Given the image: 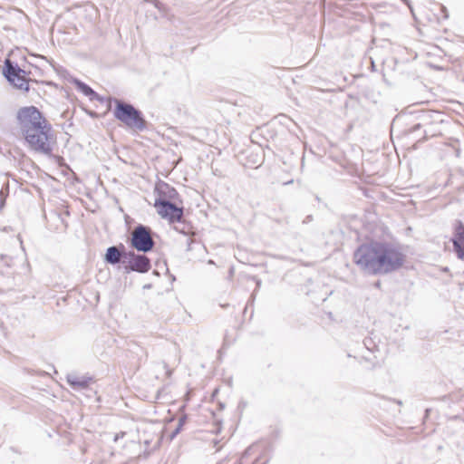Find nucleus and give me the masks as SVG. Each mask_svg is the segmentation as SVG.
I'll use <instances>...</instances> for the list:
<instances>
[{
	"mask_svg": "<svg viewBox=\"0 0 464 464\" xmlns=\"http://www.w3.org/2000/svg\"><path fill=\"white\" fill-rule=\"evenodd\" d=\"M353 261L368 275H387L402 266L405 256L394 244L374 241L360 246L353 253Z\"/></svg>",
	"mask_w": 464,
	"mask_h": 464,
	"instance_id": "obj_1",
	"label": "nucleus"
},
{
	"mask_svg": "<svg viewBox=\"0 0 464 464\" xmlns=\"http://www.w3.org/2000/svg\"><path fill=\"white\" fill-rule=\"evenodd\" d=\"M17 122L28 147L48 157L53 155L54 138L51 124L34 106L23 107L17 111Z\"/></svg>",
	"mask_w": 464,
	"mask_h": 464,
	"instance_id": "obj_2",
	"label": "nucleus"
},
{
	"mask_svg": "<svg viewBox=\"0 0 464 464\" xmlns=\"http://www.w3.org/2000/svg\"><path fill=\"white\" fill-rule=\"evenodd\" d=\"M113 116L133 131H143L147 129V121L142 112L132 104L115 99Z\"/></svg>",
	"mask_w": 464,
	"mask_h": 464,
	"instance_id": "obj_3",
	"label": "nucleus"
},
{
	"mask_svg": "<svg viewBox=\"0 0 464 464\" xmlns=\"http://www.w3.org/2000/svg\"><path fill=\"white\" fill-rule=\"evenodd\" d=\"M130 243L132 247L140 252H149L154 246L150 229L143 225L137 226L131 232Z\"/></svg>",
	"mask_w": 464,
	"mask_h": 464,
	"instance_id": "obj_4",
	"label": "nucleus"
},
{
	"mask_svg": "<svg viewBox=\"0 0 464 464\" xmlns=\"http://www.w3.org/2000/svg\"><path fill=\"white\" fill-rule=\"evenodd\" d=\"M158 214L170 223L179 222L183 217V208L177 207L169 200L159 198L154 204Z\"/></svg>",
	"mask_w": 464,
	"mask_h": 464,
	"instance_id": "obj_5",
	"label": "nucleus"
},
{
	"mask_svg": "<svg viewBox=\"0 0 464 464\" xmlns=\"http://www.w3.org/2000/svg\"><path fill=\"white\" fill-rule=\"evenodd\" d=\"M123 266L126 271L146 273L150 269V260L145 255L135 254L129 251L123 259Z\"/></svg>",
	"mask_w": 464,
	"mask_h": 464,
	"instance_id": "obj_6",
	"label": "nucleus"
},
{
	"mask_svg": "<svg viewBox=\"0 0 464 464\" xmlns=\"http://www.w3.org/2000/svg\"><path fill=\"white\" fill-rule=\"evenodd\" d=\"M451 241L458 258L464 260V224L459 220L455 221Z\"/></svg>",
	"mask_w": 464,
	"mask_h": 464,
	"instance_id": "obj_7",
	"label": "nucleus"
},
{
	"mask_svg": "<svg viewBox=\"0 0 464 464\" xmlns=\"http://www.w3.org/2000/svg\"><path fill=\"white\" fill-rule=\"evenodd\" d=\"M127 253L123 245H121L120 247L115 246H110L106 250L104 260L111 265L123 264V259Z\"/></svg>",
	"mask_w": 464,
	"mask_h": 464,
	"instance_id": "obj_8",
	"label": "nucleus"
},
{
	"mask_svg": "<svg viewBox=\"0 0 464 464\" xmlns=\"http://www.w3.org/2000/svg\"><path fill=\"white\" fill-rule=\"evenodd\" d=\"M66 381L74 391H82L89 387L93 379L85 375L79 376L75 373H68L66 375Z\"/></svg>",
	"mask_w": 464,
	"mask_h": 464,
	"instance_id": "obj_9",
	"label": "nucleus"
},
{
	"mask_svg": "<svg viewBox=\"0 0 464 464\" xmlns=\"http://www.w3.org/2000/svg\"><path fill=\"white\" fill-rule=\"evenodd\" d=\"M156 191L159 193L160 198L167 200L174 199L178 196L177 190L165 182L157 185Z\"/></svg>",
	"mask_w": 464,
	"mask_h": 464,
	"instance_id": "obj_10",
	"label": "nucleus"
},
{
	"mask_svg": "<svg viewBox=\"0 0 464 464\" xmlns=\"http://www.w3.org/2000/svg\"><path fill=\"white\" fill-rule=\"evenodd\" d=\"M21 72H24V70H22L16 63L11 62L9 59L5 60L4 75L8 81L14 77L16 74H21Z\"/></svg>",
	"mask_w": 464,
	"mask_h": 464,
	"instance_id": "obj_11",
	"label": "nucleus"
},
{
	"mask_svg": "<svg viewBox=\"0 0 464 464\" xmlns=\"http://www.w3.org/2000/svg\"><path fill=\"white\" fill-rule=\"evenodd\" d=\"M25 72H21V74H16L14 77H13L10 82L16 88L23 90V91H28L29 90V82L26 80L25 77Z\"/></svg>",
	"mask_w": 464,
	"mask_h": 464,
	"instance_id": "obj_12",
	"label": "nucleus"
},
{
	"mask_svg": "<svg viewBox=\"0 0 464 464\" xmlns=\"http://www.w3.org/2000/svg\"><path fill=\"white\" fill-rule=\"evenodd\" d=\"M74 83L79 91H81L84 95L90 97L91 99L97 95L96 92L89 85L81 82L80 80L75 79Z\"/></svg>",
	"mask_w": 464,
	"mask_h": 464,
	"instance_id": "obj_13",
	"label": "nucleus"
},
{
	"mask_svg": "<svg viewBox=\"0 0 464 464\" xmlns=\"http://www.w3.org/2000/svg\"><path fill=\"white\" fill-rule=\"evenodd\" d=\"M182 427H179L178 424L177 428L173 430L172 434L170 435V439H174L181 430Z\"/></svg>",
	"mask_w": 464,
	"mask_h": 464,
	"instance_id": "obj_14",
	"label": "nucleus"
},
{
	"mask_svg": "<svg viewBox=\"0 0 464 464\" xmlns=\"http://www.w3.org/2000/svg\"><path fill=\"white\" fill-rule=\"evenodd\" d=\"M186 420H187V417L186 416L180 417L179 420V423H178L179 425V427H183V425L185 424Z\"/></svg>",
	"mask_w": 464,
	"mask_h": 464,
	"instance_id": "obj_15",
	"label": "nucleus"
},
{
	"mask_svg": "<svg viewBox=\"0 0 464 464\" xmlns=\"http://www.w3.org/2000/svg\"><path fill=\"white\" fill-rule=\"evenodd\" d=\"M313 220V216L312 215H308L305 217V218L303 220V223L304 224H307L309 222H311Z\"/></svg>",
	"mask_w": 464,
	"mask_h": 464,
	"instance_id": "obj_16",
	"label": "nucleus"
},
{
	"mask_svg": "<svg viewBox=\"0 0 464 464\" xmlns=\"http://www.w3.org/2000/svg\"><path fill=\"white\" fill-rule=\"evenodd\" d=\"M252 278H253V280H255V282H256V287H257V288H259V287H260V285H261V280H260V279H258V278H257V277H256V276H253Z\"/></svg>",
	"mask_w": 464,
	"mask_h": 464,
	"instance_id": "obj_17",
	"label": "nucleus"
},
{
	"mask_svg": "<svg viewBox=\"0 0 464 464\" xmlns=\"http://www.w3.org/2000/svg\"><path fill=\"white\" fill-rule=\"evenodd\" d=\"M403 1L409 6V8L411 9V12L413 14V10H412V7H411V5L410 4V1L409 0H403Z\"/></svg>",
	"mask_w": 464,
	"mask_h": 464,
	"instance_id": "obj_18",
	"label": "nucleus"
},
{
	"mask_svg": "<svg viewBox=\"0 0 464 464\" xmlns=\"http://www.w3.org/2000/svg\"><path fill=\"white\" fill-rule=\"evenodd\" d=\"M420 128V124H416V125L412 128L411 131H412V132H414V131H416L417 130H419Z\"/></svg>",
	"mask_w": 464,
	"mask_h": 464,
	"instance_id": "obj_19",
	"label": "nucleus"
},
{
	"mask_svg": "<svg viewBox=\"0 0 464 464\" xmlns=\"http://www.w3.org/2000/svg\"><path fill=\"white\" fill-rule=\"evenodd\" d=\"M396 401V403H398L399 405H401V404H402V402H401V401Z\"/></svg>",
	"mask_w": 464,
	"mask_h": 464,
	"instance_id": "obj_20",
	"label": "nucleus"
},
{
	"mask_svg": "<svg viewBox=\"0 0 464 464\" xmlns=\"http://www.w3.org/2000/svg\"><path fill=\"white\" fill-rule=\"evenodd\" d=\"M208 264L213 265V264H214V261H213V260H209V261H208Z\"/></svg>",
	"mask_w": 464,
	"mask_h": 464,
	"instance_id": "obj_21",
	"label": "nucleus"
},
{
	"mask_svg": "<svg viewBox=\"0 0 464 464\" xmlns=\"http://www.w3.org/2000/svg\"><path fill=\"white\" fill-rule=\"evenodd\" d=\"M118 438H121V435H117V436L115 437V440H118Z\"/></svg>",
	"mask_w": 464,
	"mask_h": 464,
	"instance_id": "obj_22",
	"label": "nucleus"
},
{
	"mask_svg": "<svg viewBox=\"0 0 464 464\" xmlns=\"http://www.w3.org/2000/svg\"><path fill=\"white\" fill-rule=\"evenodd\" d=\"M118 438H121V435H117V436L115 437V440H118Z\"/></svg>",
	"mask_w": 464,
	"mask_h": 464,
	"instance_id": "obj_23",
	"label": "nucleus"
},
{
	"mask_svg": "<svg viewBox=\"0 0 464 464\" xmlns=\"http://www.w3.org/2000/svg\"><path fill=\"white\" fill-rule=\"evenodd\" d=\"M0 206L2 207L3 206V200L0 199Z\"/></svg>",
	"mask_w": 464,
	"mask_h": 464,
	"instance_id": "obj_24",
	"label": "nucleus"
}]
</instances>
